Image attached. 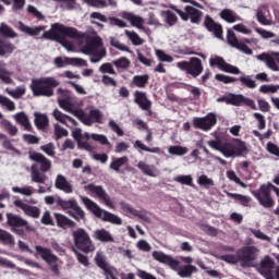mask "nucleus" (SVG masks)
Listing matches in <instances>:
<instances>
[{"instance_id": "nucleus-1", "label": "nucleus", "mask_w": 279, "mask_h": 279, "mask_svg": "<svg viewBox=\"0 0 279 279\" xmlns=\"http://www.w3.org/2000/svg\"><path fill=\"white\" fill-rule=\"evenodd\" d=\"M19 29L20 32H23V34H27V36H40L41 32H44V38H48L49 40H56L57 43H60V45H62V47H65L68 51H73V44H71V41H66V37L80 38V33H77V29L64 26L63 24L60 23L52 24L51 28L48 32H45V26L29 27L23 24V22H20Z\"/></svg>"}, {"instance_id": "nucleus-2", "label": "nucleus", "mask_w": 279, "mask_h": 279, "mask_svg": "<svg viewBox=\"0 0 279 279\" xmlns=\"http://www.w3.org/2000/svg\"><path fill=\"white\" fill-rule=\"evenodd\" d=\"M207 145L211 147V149H216L225 156V158H239L243 156V154H247V146L245 142L241 140H234L228 143H221V140L217 137L216 140H211L207 142Z\"/></svg>"}, {"instance_id": "nucleus-3", "label": "nucleus", "mask_w": 279, "mask_h": 279, "mask_svg": "<svg viewBox=\"0 0 279 279\" xmlns=\"http://www.w3.org/2000/svg\"><path fill=\"white\" fill-rule=\"evenodd\" d=\"M80 45L82 53L90 56L89 60L92 64L101 62L107 56L106 48H104V45L101 44V38L97 35L83 37Z\"/></svg>"}, {"instance_id": "nucleus-4", "label": "nucleus", "mask_w": 279, "mask_h": 279, "mask_svg": "<svg viewBox=\"0 0 279 279\" xmlns=\"http://www.w3.org/2000/svg\"><path fill=\"white\" fill-rule=\"evenodd\" d=\"M153 258H155V260H157L158 263L168 265L173 269V271H178V276H180V278H191L193 274L197 272V267L193 265H186L183 268H180L179 260L173 259V257L160 251L153 252Z\"/></svg>"}, {"instance_id": "nucleus-5", "label": "nucleus", "mask_w": 279, "mask_h": 279, "mask_svg": "<svg viewBox=\"0 0 279 279\" xmlns=\"http://www.w3.org/2000/svg\"><path fill=\"white\" fill-rule=\"evenodd\" d=\"M58 86H60V81L49 76L34 78L31 84V89L36 97H52L53 88H58Z\"/></svg>"}, {"instance_id": "nucleus-6", "label": "nucleus", "mask_w": 279, "mask_h": 279, "mask_svg": "<svg viewBox=\"0 0 279 279\" xmlns=\"http://www.w3.org/2000/svg\"><path fill=\"white\" fill-rule=\"evenodd\" d=\"M80 199L86 208L95 215V217H98V219H102V221H108L109 223H114V226H121L122 220L119 216L110 211H106V209H102L97 205V203L86 196H80Z\"/></svg>"}, {"instance_id": "nucleus-7", "label": "nucleus", "mask_w": 279, "mask_h": 279, "mask_svg": "<svg viewBox=\"0 0 279 279\" xmlns=\"http://www.w3.org/2000/svg\"><path fill=\"white\" fill-rule=\"evenodd\" d=\"M271 186H274V184L267 183L260 185L258 190L252 191V195L255 196L263 208H274L276 204L274 198H271Z\"/></svg>"}, {"instance_id": "nucleus-8", "label": "nucleus", "mask_w": 279, "mask_h": 279, "mask_svg": "<svg viewBox=\"0 0 279 279\" xmlns=\"http://www.w3.org/2000/svg\"><path fill=\"white\" fill-rule=\"evenodd\" d=\"M72 236L74 240V245L81 250L82 252H94L95 245L93 241H90V235L84 229H77L72 232Z\"/></svg>"}, {"instance_id": "nucleus-9", "label": "nucleus", "mask_w": 279, "mask_h": 279, "mask_svg": "<svg viewBox=\"0 0 279 279\" xmlns=\"http://www.w3.org/2000/svg\"><path fill=\"white\" fill-rule=\"evenodd\" d=\"M35 250H36L35 256H40V258H43L45 260V263L48 265L50 271L58 275L60 271L59 266H58L59 258H58V256H56L53 254V252H51V248L36 245Z\"/></svg>"}, {"instance_id": "nucleus-10", "label": "nucleus", "mask_w": 279, "mask_h": 279, "mask_svg": "<svg viewBox=\"0 0 279 279\" xmlns=\"http://www.w3.org/2000/svg\"><path fill=\"white\" fill-rule=\"evenodd\" d=\"M257 271L266 279H279V266L276 267V263L270 256H265L262 259Z\"/></svg>"}, {"instance_id": "nucleus-11", "label": "nucleus", "mask_w": 279, "mask_h": 279, "mask_svg": "<svg viewBox=\"0 0 279 279\" xmlns=\"http://www.w3.org/2000/svg\"><path fill=\"white\" fill-rule=\"evenodd\" d=\"M177 68L181 71H185L186 73H189V75H192L193 77H198V75H202V72L204 71L202 60L195 57L191 58L190 61L178 62Z\"/></svg>"}, {"instance_id": "nucleus-12", "label": "nucleus", "mask_w": 279, "mask_h": 279, "mask_svg": "<svg viewBox=\"0 0 279 279\" xmlns=\"http://www.w3.org/2000/svg\"><path fill=\"white\" fill-rule=\"evenodd\" d=\"M172 10H175L181 21H191L194 25L202 23V11L193 5H185L183 11L177 8H172Z\"/></svg>"}, {"instance_id": "nucleus-13", "label": "nucleus", "mask_w": 279, "mask_h": 279, "mask_svg": "<svg viewBox=\"0 0 279 279\" xmlns=\"http://www.w3.org/2000/svg\"><path fill=\"white\" fill-rule=\"evenodd\" d=\"M84 191H87V193L93 197H98L100 202L105 203V206L114 208V203H112V199H110V196L106 193V190H104L102 186L90 183L84 186Z\"/></svg>"}, {"instance_id": "nucleus-14", "label": "nucleus", "mask_w": 279, "mask_h": 279, "mask_svg": "<svg viewBox=\"0 0 279 279\" xmlns=\"http://www.w3.org/2000/svg\"><path fill=\"white\" fill-rule=\"evenodd\" d=\"M209 66H217L223 73H230L231 75H239L241 70L239 68L226 62L223 58L213 54L209 59Z\"/></svg>"}, {"instance_id": "nucleus-15", "label": "nucleus", "mask_w": 279, "mask_h": 279, "mask_svg": "<svg viewBox=\"0 0 279 279\" xmlns=\"http://www.w3.org/2000/svg\"><path fill=\"white\" fill-rule=\"evenodd\" d=\"M58 93L59 95H63L58 98V104L60 108H62V110H65V112H70L77 119L82 117V109H75V107H73V102L69 99V92L58 89Z\"/></svg>"}, {"instance_id": "nucleus-16", "label": "nucleus", "mask_w": 279, "mask_h": 279, "mask_svg": "<svg viewBox=\"0 0 279 279\" xmlns=\"http://www.w3.org/2000/svg\"><path fill=\"white\" fill-rule=\"evenodd\" d=\"M96 265L100 267V269H104L106 279H117L119 276V271H117V268L109 265L108 262H106V256L104 253L98 252L95 257Z\"/></svg>"}, {"instance_id": "nucleus-17", "label": "nucleus", "mask_w": 279, "mask_h": 279, "mask_svg": "<svg viewBox=\"0 0 279 279\" xmlns=\"http://www.w3.org/2000/svg\"><path fill=\"white\" fill-rule=\"evenodd\" d=\"M72 136L77 142L78 149H84L85 151H94L95 147L88 143V141H90V134L82 133V129H74L72 131Z\"/></svg>"}, {"instance_id": "nucleus-18", "label": "nucleus", "mask_w": 279, "mask_h": 279, "mask_svg": "<svg viewBox=\"0 0 279 279\" xmlns=\"http://www.w3.org/2000/svg\"><path fill=\"white\" fill-rule=\"evenodd\" d=\"M193 123L198 130H203V132H208V130L216 125L217 116L215 113H208L206 117L203 118H194Z\"/></svg>"}, {"instance_id": "nucleus-19", "label": "nucleus", "mask_w": 279, "mask_h": 279, "mask_svg": "<svg viewBox=\"0 0 279 279\" xmlns=\"http://www.w3.org/2000/svg\"><path fill=\"white\" fill-rule=\"evenodd\" d=\"M13 204L15 208H19L27 217H32L33 219H38L40 217V208L36 206H32L23 202V199L21 198L15 199Z\"/></svg>"}, {"instance_id": "nucleus-20", "label": "nucleus", "mask_w": 279, "mask_h": 279, "mask_svg": "<svg viewBox=\"0 0 279 279\" xmlns=\"http://www.w3.org/2000/svg\"><path fill=\"white\" fill-rule=\"evenodd\" d=\"M240 260L244 267H250L253 260H256L258 256V247L256 246H246L240 252Z\"/></svg>"}, {"instance_id": "nucleus-21", "label": "nucleus", "mask_w": 279, "mask_h": 279, "mask_svg": "<svg viewBox=\"0 0 279 279\" xmlns=\"http://www.w3.org/2000/svg\"><path fill=\"white\" fill-rule=\"evenodd\" d=\"M57 69H64V66H86V60L82 58L57 57L54 58Z\"/></svg>"}, {"instance_id": "nucleus-22", "label": "nucleus", "mask_w": 279, "mask_h": 279, "mask_svg": "<svg viewBox=\"0 0 279 279\" xmlns=\"http://www.w3.org/2000/svg\"><path fill=\"white\" fill-rule=\"evenodd\" d=\"M102 117L104 114L99 109H90L89 114H86V112L82 110V116H78V119L84 125H92L94 123H101Z\"/></svg>"}, {"instance_id": "nucleus-23", "label": "nucleus", "mask_w": 279, "mask_h": 279, "mask_svg": "<svg viewBox=\"0 0 279 279\" xmlns=\"http://www.w3.org/2000/svg\"><path fill=\"white\" fill-rule=\"evenodd\" d=\"M256 16L260 25H265V26L274 25V17H271V11H269L268 5L263 4L258 7Z\"/></svg>"}, {"instance_id": "nucleus-24", "label": "nucleus", "mask_w": 279, "mask_h": 279, "mask_svg": "<svg viewBox=\"0 0 279 279\" xmlns=\"http://www.w3.org/2000/svg\"><path fill=\"white\" fill-rule=\"evenodd\" d=\"M120 16L124 21H129L132 27H136L137 29H145V20L141 15H136L133 12L122 11Z\"/></svg>"}, {"instance_id": "nucleus-25", "label": "nucleus", "mask_w": 279, "mask_h": 279, "mask_svg": "<svg viewBox=\"0 0 279 279\" xmlns=\"http://www.w3.org/2000/svg\"><path fill=\"white\" fill-rule=\"evenodd\" d=\"M28 158L34 162H38L40 165V170L43 171V173H46V171H49L51 169V161L40 153L31 151L28 153Z\"/></svg>"}, {"instance_id": "nucleus-26", "label": "nucleus", "mask_w": 279, "mask_h": 279, "mask_svg": "<svg viewBox=\"0 0 279 279\" xmlns=\"http://www.w3.org/2000/svg\"><path fill=\"white\" fill-rule=\"evenodd\" d=\"M7 223L11 228H26V230H32V227L27 223V220L16 216L14 214H7Z\"/></svg>"}, {"instance_id": "nucleus-27", "label": "nucleus", "mask_w": 279, "mask_h": 279, "mask_svg": "<svg viewBox=\"0 0 279 279\" xmlns=\"http://www.w3.org/2000/svg\"><path fill=\"white\" fill-rule=\"evenodd\" d=\"M137 169L148 178H158L160 170L155 165H149L145 161H138Z\"/></svg>"}, {"instance_id": "nucleus-28", "label": "nucleus", "mask_w": 279, "mask_h": 279, "mask_svg": "<svg viewBox=\"0 0 279 279\" xmlns=\"http://www.w3.org/2000/svg\"><path fill=\"white\" fill-rule=\"evenodd\" d=\"M204 25L208 32H213L215 34L216 38H219L220 40L223 38V28L221 25L215 23V21L209 16L205 17Z\"/></svg>"}, {"instance_id": "nucleus-29", "label": "nucleus", "mask_w": 279, "mask_h": 279, "mask_svg": "<svg viewBox=\"0 0 279 279\" xmlns=\"http://www.w3.org/2000/svg\"><path fill=\"white\" fill-rule=\"evenodd\" d=\"M56 189H59V191H63V193L71 194L73 193V185L69 183L66 178L64 175L59 174L56 179L54 183Z\"/></svg>"}, {"instance_id": "nucleus-30", "label": "nucleus", "mask_w": 279, "mask_h": 279, "mask_svg": "<svg viewBox=\"0 0 279 279\" xmlns=\"http://www.w3.org/2000/svg\"><path fill=\"white\" fill-rule=\"evenodd\" d=\"M134 97L135 104H137L142 110H149V108H151V101L147 99V94L143 92H135Z\"/></svg>"}, {"instance_id": "nucleus-31", "label": "nucleus", "mask_w": 279, "mask_h": 279, "mask_svg": "<svg viewBox=\"0 0 279 279\" xmlns=\"http://www.w3.org/2000/svg\"><path fill=\"white\" fill-rule=\"evenodd\" d=\"M93 238L101 243H114V238L106 229H98L94 232Z\"/></svg>"}, {"instance_id": "nucleus-32", "label": "nucleus", "mask_w": 279, "mask_h": 279, "mask_svg": "<svg viewBox=\"0 0 279 279\" xmlns=\"http://www.w3.org/2000/svg\"><path fill=\"white\" fill-rule=\"evenodd\" d=\"M53 118L56 119V121H59V123H62L63 125H69V123L71 125H77V121L73 118H71L70 116H66L64 113H62V111L56 109L52 112Z\"/></svg>"}, {"instance_id": "nucleus-33", "label": "nucleus", "mask_w": 279, "mask_h": 279, "mask_svg": "<svg viewBox=\"0 0 279 279\" xmlns=\"http://www.w3.org/2000/svg\"><path fill=\"white\" fill-rule=\"evenodd\" d=\"M31 178L32 182H36L37 184H45L47 182V174L38 171L36 165H33L31 168Z\"/></svg>"}, {"instance_id": "nucleus-34", "label": "nucleus", "mask_w": 279, "mask_h": 279, "mask_svg": "<svg viewBox=\"0 0 279 279\" xmlns=\"http://www.w3.org/2000/svg\"><path fill=\"white\" fill-rule=\"evenodd\" d=\"M220 17L222 21H226V23H239V21H241V16L230 9L222 10L220 12Z\"/></svg>"}, {"instance_id": "nucleus-35", "label": "nucleus", "mask_w": 279, "mask_h": 279, "mask_svg": "<svg viewBox=\"0 0 279 279\" xmlns=\"http://www.w3.org/2000/svg\"><path fill=\"white\" fill-rule=\"evenodd\" d=\"M54 219L59 228H75V222L62 214L56 213Z\"/></svg>"}, {"instance_id": "nucleus-36", "label": "nucleus", "mask_w": 279, "mask_h": 279, "mask_svg": "<svg viewBox=\"0 0 279 279\" xmlns=\"http://www.w3.org/2000/svg\"><path fill=\"white\" fill-rule=\"evenodd\" d=\"M13 119H15L16 123L20 125H23L24 130H32V123L29 122V118L25 112H17L13 116Z\"/></svg>"}, {"instance_id": "nucleus-37", "label": "nucleus", "mask_w": 279, "mask_h": 279, "mask_svg": "<svg viewBox=\"0 0 279 279\" xmlns=\"http://www.w3.org/2000/svg\"><path fill=\"white\" fill-rule=\"evenodd\" d=\"M0 80L3 84H14L12 72L5 68L3 62H0Z\"/></svg>"}, {"instance_id": "nucleus-38", "label": "nucleus", "mask_w": 279, "mask_h": 279, "mask_svg": "<svg viewBox=\"0 0 279 279\" xmlns=\"http://www.w3.org/2000/svg\"><path fill=\"white\" fill-rule=\"evenodd\" d=\"M12 191L19 195H23L24 197H32V195L36 193V190L32 185L13 186Z\"/></svg>"}, {"instance_id": "nucleus-39", "label": "nucleus", "mask_w": 279, "mask_h": 279, "mask_svg": "<svg viewBox=\"0 0 279 279\" xmlns=\"http://www.w3.org/2000/svg\"><path fill=\"white\" fill-rule=\"evenodd\" d=\"M124 34L126 38H129V40H131L132 45H134L135 47L145 44V39L141 38V36L137 35V33L134 31H124Z\"/></svg>"}, {"instance_id": "nucleus-40", "label": "nucleus", "mask_w": 279, "mask_h": 279, "mask_svg": "<svg viewBox=\"0 0 279 279\" xmlns=\"http://www.w3.org/2000/svg\"><path fill=\"white\" fill-rule=\"evenodd\" d=\"M56 204L62 208V210H73L74 207L77 205V201L75 198H71L69 201H64L60 197L57 198Z\"/></svg>"}, {"instance_id": "nucleus-41", "label": "nucleus", "mask_w": 279, "mask_h": 279, "mask_svg": "<svg viewBox=\"0 0 279 279\" xmlns=\"http://www.w3.org/2000/svg\"><path fill=\"white\" fill-rule=\"evenodd\" d=\"M129 160L130 159H128V157H125V156L116 158L110 163V169H112L113 171H117V173H119L121 171V167H124V165H128Z\"/></svg>"}, {"instance_id": "nucleus-42", "label": "nucleus", "mask_w": 279, "mask_h": 279, "mask_svg": "<svg viewBox=\"0 0 279 279\" xmlns=\"http://www.w3.org/2000/svg\"><path fill=\"white\" fill-rule=\"evenodd\" d=\"M168 153L170 156H186V154H189V148L180 145L169 146Z\"/></svg>"}, {"instance_id": "nucleus-43", "label": "nucleus", "mask_w": 279, "mask_h": 279, "mask_svg": "<svg viewBox=\"0 0 279 279\" xmlns=\"http://www.w3.org/2000/svg\"><path fill=\"white\" fill-rule=\"evenodd\" d=\"M0 243L4 245H10L11 247L14 246V236L10 234V232L0 229Z\"/></svg>"}, {"instance_id": "nucleus-44", "label": "nucleus", "mask_w": 279, "mask_h": 279, "mask_svg": "<svg viewBox=\"0 0 279 279\" xmlns=\"http://www.w3.org/2000/svg\"><path fill=\"white\" fill-rule=\"evenodd\" d=\"M48 123H49V118H47L46 114L35 113V125H37L39 130H45Z\"/></svg>"}, {"instance_id": "nucleus-45", "label": "nucleus", "mask_w": 279, "mask_h": 279, "mask_svg": "<svg viewBox=\"0 0 279 279\" xmlns=\"http://www.w3.org/2000/svg\"><path fill=\"white\" fill-rule=\"evenodd\" d=\"M147 82H149V75H147V74L135 75L133 77V84L137 88H145V86H147Z\"/></svg>"}, {"instance_id": "nucleus-46", "label": "nucleus", "mask_w": 279, "mask_h": 279, "mask_svg": "<svg viewBox=\"0 0 279 279\" xmlns=\"http://www.w3.org/2000/svg\"><path fill=\"white\" fill-rule=\"evenodd\" d=\"M16 47L10 41L0 43V56H10Z\"/></svg>"}, {"instance_id": "nucleus-47", "label": "nucleus", "mask_w": 279, "mask_h": 279, "mask_svg": "<svg viewBox=\"0 0 279 279\" xmlns=\"http://www.w3.org/2000/svg\"><path fill=\"white\" fill-rule=\"evenodd\" d=\"M227 195H228V197L235 199V202L241 203L242 206H247L252 202V198H250L248 196H245V195L234 194V193H230V192H227Z\"/></svg>"}, {"instance_id": "nucleus-48", "label": "nucleus", "mask_w": 279, "mask_h": 279, "mask_svg": "<svg viewBox=\"0 0 279 279\" xmlns=\"http://www.w3.org/2000/svg\"><path fill=\"white\" fill-rule=\"evenodd\" d=\"M68 214L70 217H73V219H76V221H82V219L85 217L84 210L77 204L72 210H69Z\"/></svg>"}, {"instance_id": "nucleus-49", "label": "nucleus", "mask_w": 279, "mask_h": 279, "mask_svg": "<svg viewBox=\"0 0 279 279\" xmlns=\"http://www.w3.org/2000/svg\"><path fill=\"white\" fill-rule=\"evenodd\" d=\"M197 184L199 186H204L205 189H210L211 186H215V181L206 174H202L197 178Z\"/></svg>"}, {"instance_id": "nucleus-50", "label": "nucleus", "mask_w": 279, "mask_h": 279, "mask_svg": "<svg viewBox=\"0 0 279 279\" xmlns=\"http://www.w3.org/2000/svg\"><path fill=\"white\" fill-rule=\"evenodd\" d=\"M248 231L255 236V239H259V241H267L271 243V238L265 234L260 229L250 228Z\"/></svg>"}, {"instance_id": "nucleus-51", "label": "nucleus", "mask_w": 279, "mask_h": 279, "mask_svg": "<svg viewBox=\"0 0 279 279\" xmlns=\"http://www.w3.org/2000/svg\"><path fill=\"white\" fill-rule=\"evenodd\" d=\"M0 105L4 106V108H7L10 112H14V110H16V105L14 101L10 100V98L3 95H0Z\"/></svg>"}, {"instance_id": "nucleus-52", "label": "nucleus", "mask_w": 279, "mask_h": 279, "mask_svg": "<svg viewBox=\"0 0 279 279\" xmlns=\"http://www.w3.org/2000/svg\"><path fill=\"white\" fill-rule=\"evenodd\" d=\"M227 178L231 182H235V184H239V186H241L242 189H247V184H245L244 182L241 181L239 175H236V172H234L232 170L227 171Z\"/></svg>"}, {"instance_id": "nucleus-53", "label": "nucleus", "mask_w": 279, "mask_h": 279, "mask_svg": "<svg viewBox=\"0 0 279 279\" xmlns=\"http://www.w3.org/2000/svg\"><path fill=\"white\" fill-rule=\"evenodd\" d=\"M161 16H163L166 23L170 26H173L175 23H178V16H175L171 11H161Z\"/></svg>"}, {"instance_id": "nucleus-54", "label": "nucleus", "mask_w": 279, "mask_h": 279, "mask_svg": "<svg viewBox=\"0 0 279 279\" xmlns=\"http://www.w3.org/2000/svg\"><path fill=\"white\" fill-rule=\"evenodd\" d=\"M121 208L123 210V213H125L129 217H143V215H141V211L132 208V206L122 203L121 204Z\"/></svg>"}, {"instance_id": "nucleus-55", "label": "nucleus", "mask_w": 279, "mask_h": 279, "mask_svg": "<svg viewBox=\"0 0 279 279\" xmlns=\"http://www.w3.org/2000/svg\"><path fill=\"white\" fill-rule=\"evenodd\" d=\"M279 90V85H262L259 87V93H263L264 95H274Z\"/></svg>"}, {"instance_id": "nucleus-56", "label": "nucleus", "mask_w": 279, "mask_h": 279, "mask_svg": "<svg viewBox=\"0 0 279 279\" xmlns=\"http://www.w3.org/2000/svg\"><path fill=\"white\" fill-rule=\"evenodd\" d=\"M174 182L185 184V186H193V177L191 175H177Z\"/></svg>"}, {"instance_id": "nucleus-57", "label": "nucleus", "mask_w": 279, "mask_h": 279, "mask_svg": "<svg viewBox=\"0 0 279 279\" xmlns=\"http://www.w3.org/2000/svg\"><path fill=\"white\" fill-rule=\"evenodd\" d=\"M0 34L7 36V38H16L17 36L15 32L5 24L0 25Z\"/></svg>"}, {"instance_id": "nucleus-58", "label": "nucleus", "mask_w": 279, "mask_h": 279, "mask_svg": "<svg viewBox=\"0 0 279 279\" xmlns=\"http://www.w3.org/2000/svg\"><path fill=\"white\" fill-rule=\"evenodd\" d=\"M245 96L243 95H230L227 98V104H231V106H241L243 104V99Z\"/></svg>"}, {"instance_id": "nucleus-59", "label": "nucleus", "mask_w": 279, "mask_h": 279, "mask_svg": "<svg viewBox=\"0 0 279 279\" xmlns=\"http://www.w3.org/2000/svg\"><path fill=\"white\" fill-rule=\"evenodd\" d=\"M89 138H92V141H96V143H100V145H110L108 137L102 134L93 133V134H89Z\"/></svg>"}, {"instance_id": "nucleus-60", "label": "nucleus", "mask_w": 279, "mask_h": 279, "mask_svg": "<svg viewBox=\"0 0 279 279\" xmlns=\"http://www.w3.org/2000/svg\"><path fill=\"white\" fill-rule=\"evenodd\" d=\"M240 82L242 86H246L247 88H256V81L252 80L251 76L242 75L240 76Z\"/></svg>"}, {"instance_id": "nucleus-61", "label": "nucleus", "mask_w": 279, "mask_h": 279, "mask_svg": "<svg viewBox=\"0 0 279 279\" xmlns=\"http://www.w3.org/2000/svg\"><path fill=\"white\" fill-rule=\"evenodd\" d=\"M253 117L256 119L257 121V128L258 130H265V128H267V120H265V116H263L262 113L255 112L253 114Z\"/></svg>"}, {"instance_id": "nucleus-62", "label": "nucleus", "mask_w": 279, "mask_h": 279, "mask_svg": "<svg viewBox=\"0 0 279 279\" xmlns=\"http://www.w3.org/2000/svg\"><path fill=\"white\" fill-rule=\"evenodd\" d=\"M155 53H156L158 60H160V62H173V57L167 54L162 50H156Z\"/></svg>"}, {"instance_id": "nucleus-63", "label": "nucleus", "mask_w": 279, "mask_h": 279, "mask_svg": "<svg viewBox=\"0 0 279 279\" xmlns=\"http://www.w3.org/2000/svg\"><path fill=\"white\" fill-rule=\"evenodd\" d=\"M136 247L140 252H149L151 250V244H149L147 240H140L136 243Z\"/></svg>"}, {"instance_id": "nucleus-64", "label": "nucleus", "mask_w": 279, "mask_h": 279, "mask_svg": "<svg viewBox=\"0 0 279 279\" xmlns=\"http://www.w3.org/2000/svg\"><path fill=\"white\" fill-rule=\"evenodd\" d=\"M113 64L117 66V69H128V66H130V60L125 57H122L113 61Z\"/></svg>"}]
</instances>
